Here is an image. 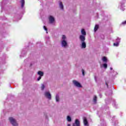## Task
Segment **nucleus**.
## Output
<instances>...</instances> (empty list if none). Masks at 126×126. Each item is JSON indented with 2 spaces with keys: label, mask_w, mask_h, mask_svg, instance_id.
<instances>
[{
  "label": "nucleus",
  "mask_w": 126,
  "mask_h": 126,
  "mask_svg": "<svg viewBox=\"0 0 126 126\" xmlns=\"http://www.w3.org/2000/svg\"><path fill=\"white\" fill-rule=\"evenodd\" d=\"M114 74H113L112 75L113 76H116V75H117V74H118V73L117 72H114Z\"/></svg>",
  "instance_id": "bb28decb"
},
{
  "label": "nucleus",
  "mask_w": 126,
  "mask_h": 126,
  "mask_svg": "<svg viewBox=\"0 0 126 126\" xmlns=\"http://www.w3.org/2000/svg\"><path fill=\"white\" fill-rule=\"evenodd\" d=\"M61 46L62 48H68V43H67V40H66V36L65 35H63L61 40Z\"/></svg>",
  "instance_id": "f257e3e1"
},
{
  "label": "nucleus",
  "mask_w": 126,
  "mask_h": 126,
  "mask_svg": "<svg viewBox=\"0 0 126 126\" xmlns=\"http://www.w3.org/2000/svg\"><path fill=\"white\" fill-rule=\"evenodd\" d=\"M121 42V38L118 37L116 39V42L119 43Z\"/></svg>",
  "instance_id": "b1692460"
},
{
  "label": "nucleus",
  "mask_w": 126,
  "mask_h": 126,
  "mask_svg": "<svg viewBox=\"0 0 126 126\" xmlns=\"http://www.w3.org/2000/svg\"><path fill=\"white\" fill-rule=\"evenodd\" d=\"M122 24L123 25H126V21H125V22H122Z\"/></svg>",
  "instance_id": "cd10ccee"
},
{
  "label": "nucleus",
  "mask_w": 126,
  "mask_h": 126,
  "mask_svg": "<svg viewBox=\"0 0 126 126\" xmlns=\"http://www.w3.org/2000/svg\"><path fill=\"white\" fill-rule=\"evenodd\" d=\"M119 45L120 44L119 43V42H117L113 44V46H114L115 47H119Z\"/></svg>",
  "instance_id": "4be33fe9"
},
{
  "label": "nucleus",
  "mask_w": 126,
  "mask_h": 126,
  "mask_svg": "<svg viewBox=\"0 0 126 126\" xmlns=\"http://www.w3.org/2000/svg\"><path fill=\"white\" fill-rule=\"evenodd\" d=\"M72 82H73V84L76 87H78V88H82V86L81 85V84H80V83L77 82V81H76V80H73Z\"/></svg>",
  "instance_id": "20e7f679"
},
{
  "label": "nucleus",
  "mask_w": 126,
  "mask_h": 126,
  "mask_svg": "<svg viewBox=\"0 0 126 126\" xmlns=\"http://www.w3.org/2000/svg\"><path fill=\"white\" fill-rule=\"evenodd\" d=\"M45 85H44L43 84H42L41 86V89L42 91L45 89Z\"/></svg>",
  "instance_id": "412c9836"
},
{
  "label": "nucleus",
  "mask_w": 126,
  "mask_h": 126,
  "mask_svg": "<svg viewBox=\"0 0 126 126\" xmlns=\"http://www.w3.org/2000/svg\"><path fill=\"white\" fill-rule=\"evenodd\" d=\"M9 122L12 126H19L18 123L15 119L13 117H10L9 118Z\"/></svg>",
  "instance_id": "f03ea898"
},
{
  "label": "nucleus",
  "mask_w": 126,
  "mask_h": 126,
  "mask_svg": "<svg viewBox=\"0 0 126 126\" xmlns=\"http://www.w3.org/2000/svg\"><path fill=\"white\" fill-rule=\"evenodd\" d=\"M105 102L107 103V101H106Z\"/></svg>",
  "instance_id": "72a5a7b5"
},
{
  "label": "nucleus",
  "mask_w": 126,
  "mask_h": 126,
  "mask_svg": "<svg viewBox=\"0 0 126 126\" xmlns=\"http://www.w3.org/2000/svg\"><path fill=\"white\" fill-rule=\"evenodd\" d=\"M120 4V9H121V10H123V11H124V10H125V0H124L123 2H121Z\"/></svg>",
  "instance_id": "6e6552de"
},
{
  "label": "nucleus",
  "mask_w": 126,
  "mask_h": 126,
  "mask_svg": "<svg viewBox=\"0 0 126 126\" xmlns=\"http://www.w3.org/2000/svg\"><path fill=\"white\" fill-rule=\"evenodd\" d=\"M102 61L104 63H107V58L106 57H103L102 58Z\"/></svg>",
  "instance_id": "aec40b11"
},
{
  "label": "nucleus",
  "mask_w": 126,
  "mask_h": 126,
  "mask_svg": "<svg viewBox=\"0 0 126 126\" xmlns=\"http://www.w3.org/2000/svg\"><path fill=\"white\" fill-rule=\"evenodd\" d=\"M43 29H44V30H45V31H46L47 34H48V29L47 28V27L44 26L43 27Z\"/></svg>",
  "instance_id": "5701e85b"
},
{
  "label": "nucleus",
  "mask_w": 126,
  "mask_h": 126,
  "mask_svg": "<svg viewBox=\"0 0 126 126\" xmlns=\"http://www.w3.org/2000/svg\"><path fill=\"white\" fill-rule=\"evenodd\" d=\"M81 32L83 36H86V32H85L84 29H82Z\"/></svg>",
  "instance_id": "2eb2a0df"
},
{
  "label": "nucleus",
  "mask_w": 126,
  "mask_h": 126,
  "mask_svg": "<svg viewBox=\"0 0 126 126\" xmlns=\"http://www.w3.org/2000/svg\"><path fill=\"white\" fill-rule=\"evenodd\" d=\"M49 23L52 25H55L56 24V19L53 16H49L48 17Z\"/></svg>",
  "instance_id": "7ed1b4c3"
},
{
  "label": "nucleus",
  "mask_w": 126,
  "mask_h": 126,
  "mask_svg": "<svg viewBox=\"0 0 126 126\" xmlns=\"http://www.w3.org/2000/svg\"><path fill=\"white\" fill-rule=\"evenodd\" d=\"M114 107H116V102H114L113 104Z\"/></svg>",
  "instance_id": "c85d7f7f"
},
{
  "label": "nucleus",
  "mask_w": 126,
  "mask_h": 126,
  "mask_svg": "<svg viewBox=\"0 0 126 126\" xmlns=\"http://www.w3.org/2000/svg\"><path fill=\"white\" fill-rule=\"evenodd\" d=\"M37 75H39V76L37 78V81H40L41 80L42 77L44 76V72L42 71H38L37 72Z\"/></svg>",
  "instance_id": "39448f33"
},
{
  "label": "nucleus",
  "mask_w": 126,
  "mask_h": 126,
  "mask_svg": "<svg viewBox=\"0 0 126 126\" xmlns=\"http://www.w3.org/2000/svg\"><path fill=\"white\" fill-rule=\"evenodd\" d=\"M26 56V50H23L22 51L21 54L20 55V58H23Z\"/></svg>",
  "instance_id": "9d476101"
},
{
  "label": "nucleus",
  "mask_w": 126,
  "mask_h": 126,
  "mask_svg": "<svg viewBox=\"0 0 126 126\" xmlns=\"http://www.w3.org/2000/svg\"><path fill=\"white\" fill-rule=\"evenodd\" d=\"M110 69L111 70H113V68H112V67H110Z\"/></svg>",
  "instance_id": "2f4dec72"
},
{
  "label": "nucleus",
  "mask_w": 126,
  "mask_h": 126,
  "mask_svg": "<svg viewBox=\"0 0 126 126\" xmlns=\"http://www.w3.org/2000/svg\"><path fill=\"white\" fill-rule=\"evenodd\" d=\"M93 102L94 104H96L97 103V96L94 95L93 98Z\"/></svg>",
  "instance_id": "f3484780"
},
{
  "label": "nucleus",
  "mask_w": 126,
  "mask_h": 126,
  "mask_svg": "<svg viewBox=\"0 0 126 126\" xmlns=\"http://www.w3.org/2000/svg\"><path fill=\"white\" fill-rule=\"evenodd\" d=\"M99 96H100V98H102V94H99Z\"/></svg>",
  "instance_id": "7c9ffc66"
},
{
  "label": "nucleus",
  "mask_w": 126,
  "mask_h": 126,
  "mask_svg": "<svg viewBox=\"0 0 126 126\" xmlns=\"http://www.w3.org/2000/svg\"><path fill=\"white\" fill-rule=\"evenodd\" d=\"M73 126H80V122L78 119H76L75 123L73 124Z\"/></svg>",
  "instance_id": "1a4fd4ad"
},
{
  "label": "nucleus",
  "mask_w": 126,
  "mask_h": 126,
  "mask_svg": "<svg viewBox=\"0 0 126 126\" xmlns=\"http://www.w3.org/2000/svg\"><path fill=\"white\" fill-rule=\"evenodd\" d=\"M107 66L108 65L107 64V63L103 64V67H104V68H107Z\"/></svg>",
  "instance_id": "a878e982"
},
{
  "label": "nucleus",
  "mask_w": 126,
  "mask_h": 126,
  "mask_svg": "<svg viewBox=\"0 0 126 126\" xmlns=\"http://www.w3.org/2000/svg\"><path fill=\"white\" fill-rule=\"evenodd\" d=\"M98 29H99V25H95V26H94V32H96V31H97V30H98Z\"/></svg>",
  "instance_id": "a211bd4d"
},
{
  "label": "nucleus",
  "mask_w": 126,
  "mask_h": 126,
  "mask_svg": "<svg viewBox=\"0 0 126 126\" xmlns=\"http://www.w3.org/2000/svg\"><path fill=\"white\" fill-rule=\"evenodd\" d=\"M82 75L83 76H84V75H85V71L83 69H82Z\"/></svg>",
  "instance_id": "393cba45"
},
{
  "label": "nucleus",
  "mask_w": 126,
  "mask_h": 126,
  "mask_svg": "<svg viewBox=\"0 0 126 126\" xmlns=\"http://www.w3.org/2000/svg\"><path fill=\"white\" fill-rule=\"evenodd\" d=\"M81 47L82 49H85L86 48V42L85 41H82L81 42Z\"/></svg>",
  "instance_id": "9b49d317"
},
{
  "label": "nucleus",
  "mask_w": 126,
  "mask_h": 126,
  "mask_svg": "<svg viewBox=\"0 0 126 126\" xmlns=\"http://www.w3.org/2000/svg\"><path fill=\"white\" fill-rule=\"evenodd\" d=\"M79 38L80 42H85V40L86 39L85 37V35H80L79 36Z\"/></svg>",
  "instance_id": "0eeeda50"
},
{
  "label": "nucleus",
  "mask_w": 126,
  "mask_h": 126,
  "mask_svg": "<svg viewBox=\"0 0 126 126\" xmlns=\"http://www.w3.org/2000/svg\"><path fill=\"white\" fill-rule=\"evenodd\" d=\"M67 126H70V124H68V125H67Z\"/></svg>",
  "instance_id": "473e14b6"
},
{
  "label": "nucleus",
  "mask_w": 126,
  "mask_h": 126,
  "mask_svg": "<svg viewBox=\"0 0 126 126\" xmlns=\"http://www.w3.org/2000/svg\"><path fill=\"white\" fill-rule=\"evenodd\" d=\"M67 121L69 122H71V117L69 116H67Z\"/></svg>",
  "instance_id": "6ab92c4d"
},
{
  "label": "nucleus",
  "mask_w": 126,
  "mask_h": 126,
  "mask_svg": "<svg viewBox=\"0 0 126 126\" xmlns=\"http://www.w3.org/2000/svg\"><path fill=\"white\" fill-rule=\"evenodd\" d=\"M56 101L57 103H59L60 102V96L59 94H56Z\"/></svg>",
  "instance_id": "dca6fc26"
},
{
  "label": "nucleus",
  "mask_w": 126,
  "mask_h": 126,
  "mask_svg": "<svg viewBox=\"0 0 126 126\" xmlns=\"http://www.w3.org/2000/svg\"><path fill=\"white\" fill-rule=\"evenodd\" d=\"M59 7L62 10H63V2L62 1L59 2Z\"/></svg>",
  "instance_id": "4468645a"
},
{
  "label": "nucleus",
  "mask_w": 126,
  "mask_h": 126,
  "mask_svg": "<svg viewBox=\"0 0 126 126\" xmlns=\"http://www.w3.org/2000/svg\"><path fill=\"white\" fill-rule=\"evenodd\" d=\"M83 120L84 125L86 126H88V121H87L86 117H84Z\"/></svg>",
  "instance_id": "f8f14e48"
},
{
  "label": "nucleus",
  "mask_w": 126,
  "mask_h": 126,
  "mask_svg": "<svg viewBox=\"0 0 126 126\" xmlns=\"http://www.w3.org/2000/svg\"><path fill=\"white\" fill-rule=\"evenodd\" d=\"M44 96L47 98V99H49V100H51V99H52V95H51L50 92H45L44 93Z\"/></svg>",
  "instance_id": "423d86ee"
},
{
  "label": "nucleus",
  "mask_w": 126,
  "mask_h": 126,
  "mask_svg": "<svg viewBox=\"0 0 126 126\" xmlns=\"http://www.w3.org/2000/svg\"><path fill=\"white\" fill-rule=\"evenodd\" d=\"M105 84L106 85V86L107 87V88L108 87H109V86H108V83H107V82H105Z\"/></svg>",
  "instance_id": "c756f323"
},
{
  "label": "nucleus",
  "mask_w": 126,
  "mask_h": 126,
  "mask_svg": "<svg viewBox=\"0 0 126 126\" xmlns=\"http://www.w3.org/2000/svg\"><path fill=\"white\" fill-rule=\"evenodd\" d=\"M20 2L21 3V7L22 8H23L25 4V0H21Z\"/></svg>",
  "instance_id": "ddd939ff"
}]
</instances>
